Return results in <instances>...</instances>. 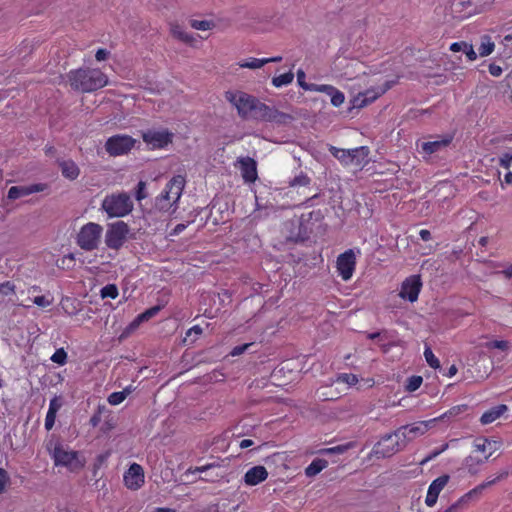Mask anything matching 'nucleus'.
Returning a JSON list of instances; mask_svg holds the SVG:
<instances>
[{"instance_id": "7", "label": "nucleus", "mask_w": 512, "mask_h": 512, "mask_svg": "<svg viewBox=\"0 0 512 512\" xmlns=\"http://www.w3.org/2000/svg\"><path fill=\"white\" fill-rule=\"evenodd\" d=\"M400 436L396 435V430L381 437V439L372 448V453L377 458L391 457L404 447Z\"/></svg>"}, {"instance_id": "48", "label": "nucleus", "mask_w": 512, "mask_h": 512, "mask_svg": "<svg viewBox=\"0 0 512 512\" xmlns=\"http://www.w3.org/2000/svg\"><path fill=\"white\" fill-rule=\"evenodd\" d=\"M311 179L304 173L297 175L291 182V186H308Z\"/></svg>"}, {"instance_id": "41", "label": "nucleus", "mask_w": 512, "mask_h": 512, "mask_svg": "<svg viewBox=\"0 0 512 512\" xmlns=\"http://www.w3.org/2000/svg\"><path fill=\"white\" fill-rule=\"evenodd\" d=\"M106 411V407L104 405H99L96 409V411L93 413L89 420V424L92 427H97L101 420H102V414Z\"/></svg>"}, {"instance_id": "61", "label": "nucleus", "mask_w": 512, "mask_h": 512, "mask_svg": "<svg viewBox=\"0 0 512 512\" xmlns=\"http://www.w3.org/2000/svg\"><path fill=\"white\" fill-rule=\"evenodd\" d=\"M109 56V51L103 48H99L96 51L95 58L97 61H104Z\"/></svg>"}, {"instance_id": "13", "label": "nucleus", "mask_w": 512, "mask_h": 512, "mask_svg": "<svg viewBox=\"0 0 512 512\" xmlns=\"http://www.w3.org/2000/svg\"><path fill=\"white\" fill-rule=\"evenodd\" d=\"M173 133L168 129L147 130L142 133L143 141L152 149H162L172 143Z\"/></svg>"}, {"instance_id": "6", "label": "nucleus", "mask_w": 512, "mask_h": 512, "mask_svg": "<svg viewBox=\"0 0 512 512\" xmlns=\"http://www.w3.org/2000/svg\"><path fill=\"white\" fill-rule=\"evenodd\" d=\"M129 231V226L124 221L109 224L104 236L107 248L115 251L120 250L127 240Z\"/></svg>"}, {"instance_id": "31", "label": "nucleus", "mask_w": 512, "mask_h": 512, "mask_svg": "<svg viewBox=\"0 0 512 512\" xmlns=\"http://www.w3.org/2000/svg\"><path fill=\"white\" fill-rule=\"evenodd\" d=\"M485 462L482 458H477L474 456H468L465 459V467L469 474L475 475L479 471V467Z\"/></svg>"}, {"instance_id": "25", "label": "nucleus", "mask_w": 512, "mask_h": 512, "mask_svg": "<svg viewBox=\"0 0 512 512\" xmlns=\"http://www.w3.org/2000/svg\"><path fill=\"white\" fill-rule=\"evenodd\" d=\"M59 167L63 177L69 180H75L80 175V169L73 160H63L59 162Z\"/></svg>"}, {"instance_id": "26", "label": "nucleus", "mask_w": 512, "mask_h": 512, "mask_svg": "<svg viewBox=\"0 0 512 512\" xmlns=\"http://www.w3.org/2000/svg\"><path fill=\"white\" fill-rule=\"evenodd\" d=\"M452 141V137H446L440 140L427 141L421 144V149L424 153L431 155L440 151L442 148L447 147Z\"/></svg>"}, {"instance_id": "22", "label": "nucleus", "mask_w": 512, "mask_h": 512, "mask_svg": "<svg viewBox=\"0 0 512 512\" xmlns=\"http://www.w3.org/2000/svg\"><path fill=\"white\" fill-rule=\"evenodd\" d=\"M508 476V472L507 471H503L501 472L496 478L492 479V480H488L486 482H483L481 484H479L478 486H476L475 488H473L472 490H470L469 492H467L462 498L461 500L462 501H468L474 497H478L485 488L491 486V485H494L495 483H497L498 481L506 478Z\"/></svg>"}, {"instance_id": "32", "label": "nucleus", "mask_w": 512, "mask_h": 512, "mask_svg": "<svg viewBox=\"0 0 512 512\" xmlns=\"http://www.w3.org/2000/svg\"><path fill=\"white\" fill-rule=\"evenodd\" d=\"M467 409H468V405H466V404L456 405V406L451 407L449 410L444 412L439 417H436L435 419H437V421H441V420H444L446 418L449 419V418H452V417H456L459 414L467 411Z\"/></svg>"}, {"instance_id": "52", "label": "nucleus", "mask_w": 512, "mask_h": 512, "mask_svg": "<svg viewBox=\"0 0 512 512\" xmlns=\"http://www.w3.org/2000/svg\"><path fill=\"white\" fill-rule=\"evenodd\" d=\"M9 481L10 477L7 471L3 468H0V494L4 492Z\"/></svg>"}, {"instance_id": "38", "label": "nucleus", "mask_w": 512, "mask_h": 512, "mask_svg": "<svg viewBox=\"0 0 512 512\" xmlns=\"http://www.w3.org/2000/svg\"><path fill=\"white\" fill-rule=\"evenodd\" d=\"M128 393L127 390L113 392L108 396V403L114 406L119 405L126 399Z\"/></svg>"}, {"instance_id": "17", "label": "nucleus", "mask_w": 512, "mask_h": 512, "mask_svg": "<svg viewBox=\"0 0 512 512\" xmlns=\"http://www.w3.org/2000/svg\"><path fill=\"white\" fill-rule=\"evenodd\" d=\"M240 169L243 180L246 183H254L257 178V162L251 157H239L235 164Z\"/></svg>"}, {"instance_id": "15", "label": "nucleus", "mask_w": 512, "mask_h": 512, "mask_svg": "<svg viewBox=\"0 0 512 512\" xmlns=\"http://www.w3.org/2000/svg\"><path fill=\"white\" fill-rule=\"evenodd\" d=\"M421 289L422 281L420 275H411L402 282L399 296L413 303L418 300Z\"/></svg>"}, {"instance_id": "63", "label": "nucleus", "mask_w": 512, "mask_h": 512, "mask_svg": "<svg viewBox=\"0 0 512 512\" xmlns=\"http://www.w3.org/2000/svg\"><path fill=\"white\" fill-rule=\"evenodd\" d=\"M115 427V424L112 419H108L104 422L103 426L101 427V431L104 433H107L108 431L112 430Z\"/></svg>"}, {"instance_id": "47", "label": "nucleus", "mask_w": 512, "mask_h": 512, "mask_svg": "<svg viewBox=\"0 0 512 512\" xmlns=\"http://www.w3.org/2000/svg\"><path fill=\"white\" fill-rule=\"evenodd\" d=\"M338 380L340 382L348 384L349 386H354L359 381L357 375L352 374V373L340 374L339 377H338Z\"/></svg>"}, {"instance_id": "27", "label": "nucleus", "mask_w": 512, "mask_h": 512, "mask_svg": "<svg viewBox=\"0 0 512 512\" xmlns=\"http://www.w3.org/2000/svg\"><path fill=\"white\" fill-rule=\"evenodd\" d=\"M170 32L172 36L178 39L179 41L190 46L195 45L196 38L193 35L187 33L179 24L172 23L170 25Z\"/></svg>"}, {"instance_id": "40", "label": "nucleus", "mask_w": 512, "mask_h": 512, "mask_svg": "<svg viewBox=\"0 0 512 512\" xmlns=\"http://www.w3.org/2000/svg\"><path fill=\"white\" fill-rule=\"evenodd\" d=\"M190 25L192 28L201 31L210 30L215 26L212 21L208 20H191Z\"/></svg>"}, {"instance_id": "50", "label": "nucleus", "mask_w": 512, "mask_h": 512, "mask_svg": "<svg viewBox=\"0 0 512 512\" xmlns=\"http://www.w3.org/2000/svg\"><path fill=\"white\" fill-rule=\"evenodd\" d=\"M485 346L488 349H499L505 351L508 349V342L504 340H494L486 343Z\"/></svg>"}, {"instance_id": "9", "label": "nucleus", "mask_w": 512, "mask_h": 512, "mask_svg": "<svg viewBox=\"0 0 512 512\" xmlns=\"http://www.w3.org/2000/svg\"><path fill=\"white\" fill-rule=\"evenodd\" d=\"M136 140L123 134L109 137L105 142V150L110 156H121L128 154L135 146Z\"/></svg>"}, {"instance_id": "1", "label": "nucleus", "mask_w": 512, "mask_h": 512, "mask_svg": "<svg viewBox=\"0 0 512 512\" xmlns=\"http://www.w3.org/2000/svg\"><path fill=\"white\" fill-rule=\"evenodd\" d=\"M67 77L71 88L83 93L94 92L108 83L106 74L95 68L71 70Z\"/></svg>"}, {"instance_id": "57", "label": "nucleus", "mask_w": 512, "mask_h": 512, "mask_svg": "<svg viewBox=\"0 0 512 512\" xmlns=\"http://www.w3.org/2000/svg\"><path fill=\"white\" fill-rule=\"evenodd\" d=\"M60 408H61V402H60L59 398L56 396L53 397L50 400L48 411L52 410V412L58 413Z\"/></svg>"}, {"instance_id": "44", "label": "nucleus", "mask_w": 512, "mask_h": 512, "mask_svg": "<svg viewBox=\"0 0 512 512\" xmlns=\"http://www.w3.org/2000/svg\"><path fill=\"white\" fill-rule=\"evenodd\" d=\"M16 286L12 281H4L0 283V294L3 296L14 295Z\"/></svg>"}, {"instance_id": "43", "label": "nucleus", "mask_w": 512, "mask_h": 512, "mask_svg": "<svg viewBox=\"0 0 512 512\" xmlns=\"http://www.w3.org/2000/svg\"><path fill=\"white\" fill-rule=\"evenodd\" d=\"M333 88L334 86L332 85L310 83L309 87H306V91L322 92L329 95Z\"/></svg>"}, {"instance_id": "3", "label": "nucleus", "mask_w": 512, "mask_h": 512, "mask_svg": "<svg viewBox=\"0 0 512 512\" xmlns=\"http://www.w3.org/2000/svg\"><path fill=\"white\" fill-rule=\"evenodd\" d=\"M186 179L182 175H176L166 184L164 190L155 199V208L161 212H172L177 209V203L181 198Z\"/></svg>"}, {"instance_id": "19", "label": "nucleus", "mask_w": 512, "mask_h": 512, "mask_svg": "<svg viewBox=\"0 0 512 512\" xmlns=\"http://www.w3.org/2000/svg\"><path fill=\"white\" fill-rule=\"evenodd\" d=\"M46 189V184L37 183L26 186H12L8 190V199L16 200L33 193L42 192Z\"/></svg>"}, {"instance_id": "10", "label": "nucleus", "mask_w": 512, "mask_h": 512, "mask_svg": "<svg viewBox=\"0 0 512 512\" xmlns=\"http://www.w3.org/2000/svg\"><path fill=\"white\" fill-rule=\"evenodd\" d=\"M435 422H437V419L418 421L412 424L403 425L396 430V435L400 436L403 441V445H406L407 442L424 435Z\"/></svg>"}, {"instance_id": "5", "label": "nucleus", "mask_w": 512, "mask_h": 512, "mask_svg": "<svg viewBox=\"0 0 512 512\" xmlns=\"http://www.w3.org/2000/svg\"><path fill=\"white\" fill-rule=\"evenodd\" d=\"M225 99L235 106L239 116L243 119L252 116L259 101L254 96L242 91H227L225 93Z\"/></svg>"}, {"instance_id": "58", "label": "nucleus", "mask_w": 512, "mask_h": 512, "mask_svg": "<svg viewBox=\"0 0 512 512\" xmlns=\"http://www.w3.org/2000/svg\"><path fill=\"white\" fill-rule=\"evenodd\" d=\"M464 52L467 56V58L470 60V61H474L477 59V54L476 52L474 51V48L471 44H467L465 45V49H464Z\"/></svg>"}, {"instance_id": "54", "label": "nucleus", "mask_w": 512, "mask_h": 512, "mask_svg": "<svg viewBox=\"0 0 512 512\" xmlns=\"http://www.w3.org/2000/svg\"><path fill=\"white\" fill-rule=\"evenodd\" d=\"M33 303L39 307H47L51 305L52 301L48 300L45 296H36L33 299Z\"/></svg>"}, {"instance_id": "29", "label": "nucleus", "mask_w": 512, "mask_h": 512, "mask_svg": "<svg viewBox=\"0 0 512 512\" xmlns=\"http://www.w3.org/2000/svg\"><path fill=\"white\" fill-rule=\"evenodd\" d=\"M328 150L341 164L350 165L351 149H342L331 145Z\"/></svg>"}, {"instance_id": "14", "label": "nucleus", "mask_w": 512, "mask_h": 512, "mask_svg": "<svg viewBox=\"0 0 512 512\" xmlns=\"http://www.w3.org/2000/svg\"><path fill=\"white\" fill-rule=\"evenodd\" d=\"M393 85V82L386 81L384 84L371 87L366 89L363 92H359L353 100V104L355 107L362 108L365 107L376 99H378L381 95H383L386 91H388Z\"/></svg>"}, {"instance_id": "42", "label": "nucleus", "mask_w": 512, "mask_h": 512, "mask_svg": "<svg viewBox=\"0 0 512 512\" xmlns=\"http://www.w3.org/2000/svg\"><path fill=\"white\" fill-rule=\"evenodd\" d=\"M329 96L331 97V104L335 107H339L344 103V94L335 87L333 88V91L330 92Z\"/></svg>"}, {"instance_id": "56", "label": "nucleus", "mask_w": 512, "mask_h": 512, "mask_svg": "<svg viewBox=\"0 0 512 512\" xmlns=\"http://www.w3.org/2000/svg\"><path fill=\"white\" fill-rule=\"evenodd\" d=\"M447 447H448V444H444L441 449L433 451L430 455H428L421 461V464H425V463L431 461L432 459L437 457L439 454H441L443 451H445L447 449Z\"/></svg>"}, {"instance_id": "20", "label": "nucleus", "mask_w": 512, "mask_h": 512, "mask_svg": "<svg viewBox=\"0 0 512 512\" xmlns=\"http://www.w3.org/2000/svg\"><path fill=\"white\" fill-rule=\"evenodd\" d=\"M268 471L262 465H257L246 471L243 480L247 486H256L268 478Z\"/></svg>"}, {"instance_id": "64", "label": "nucleus", "mask_w": 512, "mask_h": 512, "mask_svg": "<svg viewBox=\"0 0 512 512\" xmlns=\"http://www.w3.org/2000/svg\"><path fill=\"white\" fill-rule=\"evenodd\" d=\"M419 236L423 241H429L432 238L430 231L427 229H421L419 231Z\"/></svg>"}, {"instance_id": "35", "label": "nucleus", "mask_w": 512, "mask_h": 512, "mask_svg": "<svg viewBox=\"0 0 512 512\" xmlns=\"http://www.w3.org/2000/svg\"><path fill=\"white\" fill-rule=\"evenodd\" d=\"M266 64V60L264 58H254L251 57L246 61H242L239 63V66L241 68H249V69H259L263 67Z\"/></svg>"}, {"instance_id": "34", "label": "nucleus", "mask_w": 512, "mask_h": 512, "mask_svg": "<svg viewBox=\"0 0 512 512\" xmlns=\"http://www.w3.org/2000/svg\"><path fill=\"white\" fill-rule=\"evenodd\" d=\"M161 310V306H153L148 309H146L144 312L139 314L137 318L135 319V323H141L150 320L154 316H156L159 311Z\"/></svg>"}, {"instance_id": "62", "label": "nucleus", "mask_w": 512, "mask_h": 512, "mask_svg": "<svg viewBox=\"0 0 512 512\" xmlns=\"http://www.w3.org/2000/svg\"><path fill=\"white\" fill-rule=\"evenodd\" d=\"M465 45H467L466 42H454L450 45V50L453 52L464 51Z\"/></svg>"}, {"instance_id": "30", "label": "nucleus", "mask_w": 512, "mask_h": 512, "mask_svg": "<svg viewBox=\"0 0 512 512\" xmlns=\"http://www.w3.org/2000/svg\"><path fill=\"white\" fill-rule=\"evenodd\" d=\"M494 49H495V44L492 41L491 37L489 35H483L481 37L480 46L478 47L479 55L481 57H486V56L492 54Z\"/></svg>"}, {"instance_id": "60", "label": "nucleus", "mask_w": 512, "mask_h": 512, "mask_svg": "<svg viewBox=\"0 0 512 512\" xmlns=\"http://www.w3.org/2000/svg\"><path fill=\"white\" fill-rule=\"evenodd\" d=\"M488 70H489V73H490L492 76H494V77H499V76L502 74V71H503V70H502V68H501V66H499V65H497V64H495V63H491V64L489 65Z\"/></svg>"}, {"instance_id": "2", "label": "nucleus", "mask_w": 512, "mask_h": 512, "mask_svg": "<svg viewBox=\"0 0 512 512\" xmlns=\"http://www.w3.org/2000/svg\"><path fill=\"white\" fill-rule=\"evenodd\" d=\"M109 219L128 216L134 209V202L129 193L117 191L105 195L100 208Z\"/></svg>"}, {"instance_id": "45", "label": "nucleus", "mask_w": 512, "mask_h": 512, "mask_svg": "<svg viewBox=\"0 0 512 512\" xmlns=\"http://www.w3.org/2000/svg\"><path fill=\"white\" fill-rule=\"evenodd\" d=\"M422 382H423V379L421 376H411L408 379L406 389L409 392H414L421 386Z\"/></svg>"}, {"instance_id": "53", "label": "nucleus", "mask_w": 512, "mask_h": 512, "mask_svg": "<svg viewBox=\"0 0 512 512\" xmlns=\"http://www.w3.org/2000/svg\"><path fill=\"white\" fill-rule=\"evenodd\" d=\"M499 165L505 169H509L512 165V154L504 153L499 159Z\"/></svg>"}, {"instance_id": "39", "label": "nucleus", "mask_w": 512, "mask_h": 512, "mask_svg": "<svg viewBox=\"0 0 512 512\" xmlns=\"http://www.w3.org/2000/svg\"><path fill=\"white\" fill-rule=\"evenodd\" d=\"M67 357V352L64 350V348H59L53 353L50 359L52 362L63 366L67 363Z\"/></svg>"}, {"instance_id": "51", "label": "nucleus", "mask_w": 512, "mask_h": 512, "mask_svg": "<svg viewBox=\"0 0 512 512\" xmlns=\"http://www.w3.org/2000/svg\"><path fill=\"white\" fill-rule=\"evenodd\" d=\"M56 415H57V413L52 412V410L51 411H47V414H46V417H45V424H44L45 425V429L47 431H50L53 428V426L55 424V420H56Z\"/></svg>"}, {"instance_id": "11", "label": "nucleus", "mask_w": 512, "mask_h": 512, "mask_svg": "<svg viewBox=\"0 0 512 512\" xmlns=\"http://www.w3.org/2000/svg\"><path fill=\"white\" fill-rule=\"evenodd\" d=\"M357 264L356 253L354 249H347L339 254L336 260V269L338 275L343 281H348L352 278Z\"/></svg>"}, {"instance_id": "28", "label": "nucleus", "mask_w": 512, "mask_h": 512, "mask_svg": "<svg viewBox=\"0 0 512 512\" xmlns=\"http://www.w3.org/2000/svg\"><path fill=\"white\" fill-rule=\"evenodd\" d=\"M328 466V461L322 458L314 459L306 468L305 475L314 477Z\"/></svg>"}, {"instance_id": "37", "label": "nucleus", "mask_w": 512, "mask_h": 512, "mask_svg": "<svg viewBox=\"0 0 512 512\" xmlns=\"http://www.w3.org/2000/svg\"><path fill=\"white\" fill-rule=\"evenodd\" d=\"M424 357H425V360L426 362L428 363V365L433 368V369H437L440 367V361L438 360V358L434 355L433 351L431 350V348L429 346H426L425 347V350H424Z\"/></svg>"}, {"instance_id": "49", "label": "nucleus", "mask_w": 512, "mask_h": 512, "mask_svg": "<svg viewBox=\"0 0 512 512\" xmlns=\"http://www.w3.org/2000/svg\"><path fill=\"white\" fill-rule=\"evenodd\" d=\"M146 197V183L144 181H139L135 190V198L137 201H142Z\"/></svg>"}, {"instance_id": "12", "label": "nucleus", "mask_w": 512, "mask_h": 512, "mask_svg": "<svg viewBox=\"0 0 512 512\" xmlns=\"http://www.w3.org/2000/svg\"><path fill=\"white\" fill-rule=\"evenodd\" d=\"M251 118L265 122L285 123L290 116L258 101Z\"/></svg>"}, {"instance_id": "24", "label": "nucleus", "mask_w": 512, "mask_h": 512, "mask_svg": "<svg viewBox=\"0 0 512 512\" xmlns=\"http://www.w3.org/2000/svg\"><path fill=\"white\" fill-rule=\"evenodd\" d=\"M507 410H508V407L505 404H500L495 407H492L491 409L485 411L482 414V416L480 418V422L483 425L493 423L498 418H500Z\"/></svg>"}, {"instance_id": "8", "label": "nucleus", "mask_w": 512, "mask_h": 512, "mask_svg": "<svg viewBox=\"0 0 512 512\" xmlns=\"http://www.w3.org/2000/svg\"><path fill=\"white\" fill-rule=\"evenodd\" d=\"M53 458L55 465L64 466L71 472H77L85 465V461L79 458L77 451L66 450L61 445L54 448Z\"/></svg>"}, {"instance_id": "33", "label": "nucleus", "mask_w": 512, "mask_h": 512, "mask_svg": "<svg viewBox=\"0 0 512 512\" xmlns=\"http://www.w3.org/2000/svg\"><path fill=\"white\" fill-rule=\"evenodd\" d=\"M293 79H294V74H293V72L289 71L284 74L274 76L272 78V85L274 87L280 88L282 86H286V85H289L290 83H292Z\"/></svg>"}, {"instance_id": "4", "label": "nucleus", "mask_w": 512, "mask_h": 512, "mask_svg": "<svg viewBox=\"0 0 512 512\" xmlns=\"http://www.w3.org/2000/svg\"><path fill=\"white\" fill-rule=\"evenodd\" d=\"M104 228L96 222H88L80 227L76 234L77 246L87 252L94 251L99 248Z\"/></svg>"}, {"instance_id": "18", "label": "nucleus", "mask_w": 512, "mask_h": 512, "mask_svg": "<svg viewBox=\"0 0 512 512\" xmlns=\"http://www.w3.org/2000/svg\"><path fill=\"white\" fill-rule=\"evenodd\" d=\"M449 482L448 475H442L438 478L434 479L428 487L425 504L428 507H433L438 499L440 492L444 489V487Z\"/></svg>"}, {"instance_id": "23", "label": "nucleus", "mask_w": 512, "mask_h": 512, "mask_svg": "<svg viewBox=\"0 0 512 512\" xmlns=\"http://www.w3.org/2000/svg\"><path fill=\"white\" fill-rule=\"evenodd\" d=\"M370 150L367 146H360L351 149L350 165L362 168L368 163Z\"/></svg>"}, {"instance_id": "36", "label": "nucleus", "mask_w": 512, "mask_h": 512, "mask_svg": "<svg viewBox=\"0 0 512 512\" xmlns=\"http://www.w3.org/2000/svg\"><path fill=\"white\" fill-rule=\"evenodd\" d=\"M100 295L103 299H116L119 295L118 287L115 284H107L101 289Z\"/></svg>"}, {"instance_id": "55", "label": "nucleus", "mask_w": 512, "mask_h": 512, "mask_svg": "<svg viewBox=\"0 0 512 512\" xmlns=\"http://www.w3.org/2000/svg\"><path fill=\"white\" fill-rule=\"evenodd\" d=\"M249 346H251V343H246V344L235 346L231 350L230 355L231 356H239V355L243 354L248 349Z\"/></svg>"}, {"instance_id": "16", "label": "nucleus", "mask_w": 512, "mask_h": 512, "mask_svg": "<svg viewBox=\"0 0 512 512\" xmlns=\"http://www.w3.org/2000/svg\"><path fill=\"white\" fill-rule=\"evenodd\" d=\"M144 470L141 465L133 463L124 473L123 480L125 486L130 490H138L144 484Z\"/></svg>"}, {"instance_id": "59", "label": "nucleus", "mask_w": 512, "mask_h": 512, "mask_svg": "<svg viewBox=\"0 0 512 512\" xmlns=\"http://www.w3.org/2000/svg\"><path fill=\"white\" fill-rule=\"evenodd\" d=\"M297 81H298V84L301 88H303L304 90H306V87H309V83H306L305 82V73L303 70H298L297 71Z\"/></svg>"}, {"instance_id": "46", "label": "nucleus", "mask_w": 512, "mask_h": 512, "mask_svg": "<svg viewBox=\"0 0 512 512\" xmlns=\"http://www.w3.org/2000/svg\"><path fill=\"white\" fill-rule=\"evenodd\" d=\"M219 465L218 464H215V463H208L206 465H203V466H197V467H189L185 474L188 475V474H195V473H203V472H206L212 468H215V467H218Z\"/></svg>"}, {"instance_id": "21", "label": "nucleus", "mask_w": 512, "mask_h": 512, "mask_svg": "<svg viewBox=\"0 0 512 512\" xmlns=\"http://www.w3.org/2000/svg\"><path fill=\"white\" fill-rule=\"evenodd\" d=\"M500 445V442L496 440H489L487 438H477L473 444L475 450L478 452L484 453L488 451V454L482 458L485 461L488 460V458L499 449Z\"/></svg>"}]
</instances>
